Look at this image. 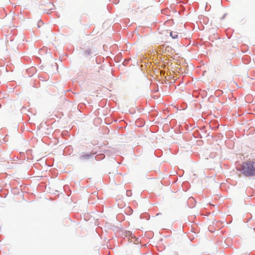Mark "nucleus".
Instances as JSON below:
<instances>
[{"label":"nucleus","mask_w":255,"mask_h":255,"mask_svg":"<svg viewBox=\"0 0 255 255\" xmlns=\"http://www.w3.org/2000/svg\"><path fill=\"white\" fill-rule=\"evenodd\" d=\"M93 157V155L92 154H84L80 156L79 158L81 160H88L90 158H91Z\"/></svg>","instance_id":"obj_3"},{"label":"nucleus","mask_w":255,"mask_h":255,"mask_svg":"<svg viewBox=\"0 0 255 255\" xmlns=\"http://www.w3.org/2000/svg\"><path fill=\"white\" fill-rule=\"evenodd\" d=\"M52 66L56 67V69L58 68L57 64L56 63H54L53 65H52Z\"/></svg>","instance_id":"obj_10"},{"label":"nucleus","mask_w":255,"mask_h":255,"mask_svg":"<svg viewBox=\"0 0 255 255\" xmlns=\"http://www.w3.org/2000/svg\"><path fill=\"white\" fill-rule=\"evenodd\" d=\"M40 23H41V24H43V22H42V21L41 20H39V21L38 22V24H38V27H40Z\"/></svg>","instance_id":"obj_8"},{"label":"nucleus","mask_w":255,"mask_h":255,"mask_svg":"<svg viewBox=\"0 0 255 255\" xmlns=\"http://www.w3.org/2000/svg\"><path fill=\"white\" fill-rule=\"evenodd\" d=\"M105 157V155L102 154L101 155H97L95 156V159L96 160H99L100 159H103Z\"/></svg>","instance_id":"obj_5"},{"label":"nucleus","mask_w":255,"mask_h":255,"mask_svg":"<svg viewBox=\"0 0 255 255\" xmlns=\"http://www.w3.org/2000/svg\"><path fill=\"white\" fill-rule=\"evenodd\" d=\"M170 35L173 39H176L178 37V34L176 32H170Z\"/></svg>","instance_id":"obj_4"},{"label":"nucleus","mask_w":255,"mask_h":255,"mask_svg":"<svg viewBox=\"0 0 255 255\" xmlns=\"http://www.w3.org/2000/svg\"><path fill=\"white\" fill-rule=\"evenodd\" d=\"M54 5L51 3H49V7L50 8V9H52L53 8V7H54Z\"/></svg>","instance_id":"obj_7"},{"label":"nucleus","mask_w":255,"mask_h":255,"mask_svg":"<svg viewBox=\"0 0 255 255\" xmlns=\"http://www.w3.org/2000/svg\"><path fill=\"white\" fill-rule=\"evenodd\" d=\"M241 171L247 177L255 176V161L248 160L242 164Z\"/></svg>","instance_id":"obj_1"},{"label":"nucleus","mask_w":255,"mask_h":255,"mask_svg":"<svg viewBox=\"0 0 255 255\" xmlns=\"http://www.w3.org/2000/svg\"><path fill=\"white\" fill-rule=\"evenodd\" d=\"M173 255H178V254L177 252H174L173 253Z\"/></svg>","instance_id":"obj_11"},{"label":"nucleus","mask_w":255,"mask_h":255,"mask_svg":"<svg viewBox=\"0 0 255 255\" xmlns=\"http://www.w3.org/2000/svg\"><path fill=\"white\" fill-rule=\"evenodd\" d=\"M226 15H227V14H226V13L224 14V15L223 16V17H222V19H224V18L225 17V16H226Z\"/></svg>","instance_id":"obj_12"},{"label":"nucleus","mask_w":255,"mask_h":255,"mask_svg":"<svg viewBox=\"0 0 255 255\" xmlns=\"http://www.w3.org/2000/svg\"><path fill=\"white\" fill-rule=\"evenodd\" d=\"M131 234H132V233L130 231H128L127 232V236H130V235H131Z\"/></svg>","instance_id":"obj_9"},{"label":"nucleus","mask_w":255,"mask_h":255,"mask_svg":"<svg viewBox=\"0 0 255 255\" xmlns=\"http://www.w3.org/2000/svg\"><path fill=\"white\" fill-rule=\"evenodd\" d=\"M127 196L128 197H130L131 196V191L130 190H127L126 191Z\"/></svg>","instance_id":"obj_6"},{"label":"nucleus","mask_w":255,"mask_h":255,"mask_svg":"<svg viewBox=\"0 0 255 255\" xmlns=\"http://www.w3.org/2000/svg\"><path fill=\"white\" fill-rule=\"evenodd\" d=\"M92 55H96V52H95L92 49L88 48L86 49L82 48V55L84 57H88L89 56Z\"/></svg>","instance_id":"obj_2"}]
</instances>
